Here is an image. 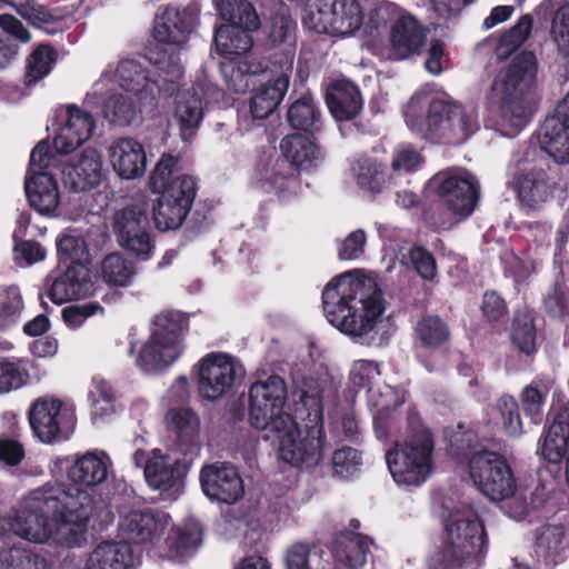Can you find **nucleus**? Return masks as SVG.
<instances>
[{
	"instance_id": "f257e3e1",
	"label": "nucleus",
	"mask_w": 569,
	"mask_h": 569,
	"mask_svg": "<svg viewBox=\"0 0 569 569\" xmlns=\"http://www.w3.org/2000/svg\"><path fill=\"white\" fill-rule=\"evenodd\" d=\"M296 413L306 421L300 431L295 418L276 422L273 430L264 433L266 440L278 446L281 460L295 466L311 468L320 463L329 446L323 435L322 389L318 380L306 379L293 392Z\"/></svg>"
},
{
	"instance_id": "f03ea898",
	"label": "nucleus",
	"mask_w": 569,
	"mask_h": 569,
	"mask_svg": "<svg viewBox=\"0 0 569 569\" xmlns=\"http://www.w3.org/2000/svg\"><path fill=\"white\" fill-rule=\"evenodd\" d=\"M322 303L328 321L352 338L369 336L385 311L377 281L359 270L333 278L322 291Z\"/></svg>"
},
{
	"instance_id": "7ed1b4c3",
	"label": "nucleus",
	"mask_w": 569,
	"mask_h": 569,
	"mask_svg": "<svg viewBox=\"0 0 569 569\" xmlns=\"http://www.w3.org/2000/svg\"><path fill=\"white\" fill-rule=\"evenodd\" d=\"M440 517L445 522L441 548L428 569H479L488 553V536L477 512L467 505L451 506L445 500Z\"/></svg>"
},
{
	"instance_id": "20e7f679",
	"label": "nucleus",
	"mask_w": 569,
	"mask_h": 569,
	"mask_svg": "<svg viewBox=\"0 0 569 569\" xmlns=\"http://www.w3.org/2000/svg\"><path fill=\"white\" fill-rule=\"evenodd\" d=\"M536 72L535 56L531 52H521L492 83V97L500 104V124L512 130L509 134L520 131L530 121L529 94Z\"/></svg>"
},
{
	"instance_id": "39448f33",
	"label": "nucleus",
	"mask_w": 569,
	"mask_h": 569,
	"mask_svg": "<svg viewBox=\"0 0 569 569\" xmlns=\"http://www.w3.org/2000/svg\"><path fill=\"white\" fill-rule=\"evenodd\" d=\"M183 76L182 67L174 60L162 61L153 70L144 68L136 60H122L114 69L107 68L100 79L87 94L88 104H98L112 77L126 91L133 93L141 101L153 100L161 91H168L167 84L176 83Z\"/></svg>"
},
{
	"instance_id": "423d86ee",
	"label": "nucleus",
	"mask_w": 569,
	"mask_h": 569,
	"mask_svg": "<svg viewBox=\"0 0 569 569\" xmlns=\"http://www.w3.org/2000/svg\"><path fill=\"white\" fill-rule=\"evenodd\" d=\"M59 510L52 512L49 541L66 548L81 547L87 542L88 528L104 505L89 491L60 483Z\"/></svg>"
},
{
	"instance_id": "0eeeda50",
	"label": "nucleus",
	"mask_w": 569,
	"mask_h": 569,
	"mask_svg": "<svg viewBox=\"0 0 569 569\" xmlns=\"http://www.w3.org/2000/svg\"><path fill=\"white\" fill-rule=\"evenodd\" d=\"M60 483H47L29 492L18 507L0 519V528L33 543L50 539L48 515L59 510Z\"/></svg>"
},
{
	"instance_id": "6e6552de",
	"label": "nucleus",
	"mask_w": 569,
	"mask_h": 569,
	"mask_svg": "<svg viewBox=\"0 0 569 569\" xmlns=\"http://www.w3.org/2000/svg\"><path fill=\"white\" fill-rule=\"evenodd\" d=\"M282 160H277L262 180L266 191H274L280 198L287 199L300 191V182L292 168L309 171L323 161L321 149L308 134L293 133L286 136L280 142Z\"/></svg>"
},
{
	"instance_id": "1a4fd4ad",
	"label": "nucleus",
	"mask_w": 569,
	"mask_h": 569,
	"mask_svg": "<svg viewBox=\"0 0 569 569\" xmlns=\"http://www.w3.org/2000/svg\"><path fill=\"white\" fill-rule=\"evenodd\" d=\"M435 439L425 427L411 428L406 439L387 451L386 461L397 485L420 486L433 471Z\"/></svg>"
},
{
	"instance_id": "9d476101",
	"label": "nucleus",
	"mask_w": 569,
	"mask_h": 569,
	"mask_svg": "<svg viewBox=\"0 0 569 569\" xmlns=\"http://www.w3.org/2000/svg\"><path fill=\"white\" fill-rule=\"evenodd\" d=\"M188 329V318L180 311L170 310L157 315L151 336L142 346L137 365L149 372L169 367L183 352Z\"/></svg>"
},
{
	"instance_id": "9b49d317",
	"label": "nucleus",
	"mask_w": 569,
	"mask_h": 569,
	"mask_svg": "<svg viewBox=\"0 0 569 569\" xmlns=\"http://www.w3.org/2000/svg\"><path fill=\"white\" fill-rule=\"evenodd\" d=\"M477 435L469 430L455 436V442L459 451L469 449L472 451L469 458V472L479 490L492 501L503 500L515 491L516 480L506 459L490 450H477L473 442Z\"/></svg>"
},
{
	"instance_id": "f8f14e48",
	"label": "nucleus",
	"mask_w": 569,
	"mask_h": 569,
	"mask_svg": "<svg viewBox=\"0 0 569 569\" xmlns=\"http://www.w3.org/2000/svg\"><path fill=\"white\" fill-rule=\"evenodd\" d=\"M430 183L441 203L450 211L447 220H435L438 228L449 229L473 212L479 198V181L471 172L448 169L435 174Z\"/></svg>"
},
{
	"instance_id": "ddd939ff",
	"label": "nucleus",
	"mask_w": 569,
	"mask_h": 569,
	"mask_svg": "<svg viewBox=\"0 0 569 569\" xmlns=\"http://www.w3.org/2000/svg\"><path fill=\"white\" fill-rule=\"evenodd\" d=\"M216 7L227 21L214 32V44L221 56L229 57L249 51L252 47L250 31L260 27L253 6L246 0H216Z\"/></svg>"
},
{
	"instance_id": "4468645a",
	"label": "nucleus",
	"mask_w": 569,
	"mask_h": 569,
	"mask_svg": "<svg viewBox=\"0 0 569 569\" xmlns=\"http://www.w3.org/2000/svg\"><path fill=\"white\" fill-rule=\"evenodd\" d=\"M302 23L318 33L349 36L363 23V12L356 0H308Z\"/></svg>"
},
{
	"instance_id": "2eb2a0df",
	"label": "nucleus",
	"mask_w": 569,
	"mask_h": 569,
	"mask_svg": "<svg viewBox=\"0 0 569 569\" xmlns=\"http://www.w3.org/2000/svg\"><path fill=\"white\" fill-rule=\"evenodd\" d=\"M450 99L429 100L427 94L415 93L403 107L407 126L421 137L450 146Z\"/></svg>"
},
{
	"instance_id": "dca6fc26",
	"label": "nucleus",
	"mask_w": 569,
	"mask_h": 569,
	"mask_svg": "<svg viewBox=\"0 0 569 569\" xmlns=\"http://www.w3.org/2000/svg\"><path fill=\"white\" fill-rule=\"evenodd\" d=\"M198 395L208 401H216L228 395L244 369L233 356L224 352H210L194 366Z\"/></svg>"
},
{
	"instance_id": "f3484780",
	"label": "nucleus",
	"mask_w": 569,
	"mask_h": 569,
	"mask_svg": "<svg viewBox=\"0 0 569 569\" xmlns=\"http://www.w3.org/2000/svg\"><path fill=\"white\" fill-rule=\"evenodd\" d=\"M286 397V383L279 376H270L252 383L249 389L250 425L268 433L280 419L284 421V418H293L283 411Z\"/></svg>"
},
{
	"instance_id": "a211bd4d",
	"label": "nucleus",
	"mask_w": 569,
	"mask_h": 569,
	"mask_svg": "<svg viewBox=\"0 0 569 569\" xmlns=\"http://www.w3.org/2000/svg\"><path fill=\"white\" fill-rule=\"evenodd\" d=\"M28 418L34 436L46 443L67 439L76 423L72 409L52 397L36 399L29 409Z\"/></svg>"
},
{
	"instance_id": "6ab92c4d",
	"label": "nucleus",
	"mask_w": 569,
	"mask_h": 569,
	"mask_svg": "<svg viewBox=\"0 0 569 569\" xmlns=\"http://www.w3.org/2000/svg\"><path fill=\"white\" fill-rule=\"evenodd\" d=\"M153 206V220L159 230L179 228L187 218L196 197L194 180L184 174L177 176Z\"/></svg>"
},
{
	"instance_id": "aec40b11",
	"label": "nucleus",
	"mask_w": 569,
	"mask_h": 569,
	"mask_svg": "<svg viewBox=\"0 0 569 569\" xmlns=\"http://www.w3.org/2000/svg\"><path fill=\"white\" fill-rule=\"evenodd\" d=\"M218 92L216 86L202 79L178 97L173 120L183 141L189 142L196 137L204 114L203 104Z\"/></svg>"
},
{
	"instance_id": "412c9836",
	"label": "nucleus",
	"mask_w": 569,
	"mask_h": 569,
	"mask_svg": "<svg viewBox=\"0 0 569 569\" xmlns=\"http://www.w3.org/2000/svg\"><path fill=\"white\" fill-rule=\"evenodd\" d=\"M199 478L203 493L212 501L233 505L243 497V481L230 463L206 465Z\"/></svg>"
},
{
	"instance_id": "4be33fe9",
	"label": "nucleus",
	"mask_w": 569,
	"mask_h": 569,
	"mask_svg": "<svg viewBox=\"0 0 569 569\" xmlns=\"http://www.w3.org/2000/svg\"><path fill=\"white\" fill-rule=\"evenodd\" d=\"M507 183L516 190L521 204L529 209H539L551 199L557 186L552 172L543 168L517 171Z\"/></svg>"
},
{
	"instance_id": "5701e85b",
	"label": "nucleus",
	"mask_w": 569,
	"mask_h": 569,
	"mask_svg": "<svg viewBox=\"0 0 569 569\" xmlns=\"http://www.w3.org/2000/svg\"><path fill=\"white\" fill-rule=\"evenodd\" d=\"M170 525V516L153 509L131 510L119 521L121 536L134 543H154Z\"/></svg>"
},
{
	"instance_id": "b1692460",
	"label": "nucleus",
	"mask_w": 569,
	"mask_h": 569,
	"mask_svg": "<svg viewBox=\"0 0 569 569\" xmlns=\"http://www.w3.org/2000/svg\"><path fill=\"white\" fill-rule=\"evenodd\" d=\"M94 127L89 111L74 104L67 106L63 122L53 139L54 149L66 154L72 152L91 137Z\"/></svg>"
},
{
	"instance_id": "393cba45",
	"label": "nucleus",
	"mask_w": 569,
	"mask_h": 569,
	"mask_svg": "<svg viewBox=\"0 0 569 569\" xmlns=\"http://www.w3.org/2000/svg\"><path fill=\"white\" fill-rule=\"evenodd\" d=\"M110 465V459L103 451H87L76 456L67 469L71 483L64 485L88 491L107 480Z\"/></svg>"
},
{
	"instance_id": "a878e982",
	"label": "nucleus",
	"mask_w": 569,
	"mask_h": 569,
	"mask_svg": "<svg viewBox=\"0 0 569 569\" xmlns=\"http://www.w3.org/2000/svg\"><path fill=\"white\" fill-rule=\"evenodd\" d=\"M64 183L73 191L96 188L102 180V161L93 149H86L71 159L62 169Z\"/></svg>"
},
{
	"instance_id": "bb28decb",
	"label": "nucleus",
	"mask_w": 569,
	"mask_h": 569,
	"mask_svg": "<svg viewBox=\"0 0 569 569\" xmlns=\"http://www.w3.org/2000/svg\"><path fill=\"white\" fill-rule=\"evenodd\" d=\"M147 483L153 490L179 495L183 487V472L180 463L164 456L160 450H153L144 469Z\"/></svg>"
},
{
	"instance_id": "cd10ccee",
	"label": "nucleus",
	"mask_w": 569,
	"mask_h": 569,
	"mask_svg": "<svg viewBox=\"0 0 569 569\" xmlns=\"http://www.w3.org/2000/svg\"><path fill=\"white\" fill-rule=\"evenodd\" d=\"M220 68L226 84L237 93L256 89L267 77V66L250 56L222 62Z\"/></svg>"
},
{
	"instance_id": "c85d7f7f",
	"label": "nucleus",
	"mask_w": 569,
	"mask_h": 569,
	"mask_svg": "<svg viewBox=\"0 0 569 569\" xmlns=\"http://www.w3.org/2000/svg\"><path fill=\"white\" fill-rule=\"evenodd\" d=\"M94 291L88 268L81 263L70 264L67 270L51 283L49 298L57 305L72 299L84 298Z\"/></svg>"
},
{
	"instance_id": "c756f323",
	"label": "nucleus",
	"mask_w": 569,
	"mask_h": 569,
	"mask_svg": "<svg viewBox=\"0 0 569 569\" xmlns=\"http://www.w3.org/2000/svg\"><path fill=\"white\" fill-rule=\"evenodd\" d=\"M390 40L395 58L407 59L420 53L426 41V29L413 16L400 14L391 28Z\"/></svg>"
},
{
	"instance_id": "7c9ffc66",
	"label": "nucleus",
	"mask_w": 569,
	"mask_h": 569,
	"mask_svg": "<svg viewBox=\"0 0 569 569\" xmlns=\"http://www.w3.org/2000/svg\"><path fill=\"white\" fill-rule=\"evenodd\" d=\"M113 170L122 179H136L146 172L147 156L143 146L132 138H121L110 147Z\"/></svg>"
},
{
	"instance_id": "2f4dec72",
	"label": "nucleus",
	"mask_w": 569,
	"mask_h": 569,
	"mask_svg": "<svg viewBox=\"0 0 569 569\" xmlns=\"http://www.w3.org/2000/svg\"><path fill=\"white\" fill-rule=\"evenodd\" d=\"M194 22L196 17L192 9L167 8L156 17L154 38L164 43L182 44L188 40Z\"/></svg>"
},
{
	"instance_id": "473e14b6",
	"label": "nucleus",
	"mask_w": 569,
	"mask_h": 569,
	"mask_svg": "<svg viewBox=\"0 0 569 569\" xmlns=\"http://www.w3.org/2000/svg\"><path fill=\"white\" fill-rule=\"evenodd\" d=\"M372 541L369 537L353 531L340 532L333 542L336 569H360L367 562Z\"/></svg>"
},
{
	"instance_id": "72a5a7b5",
	"label": "nucleus",
	"mask_w": 569,
	"mask_h": 569,
	"mask_svg": "<svg viewBox=\"0 0 569 569\" xmlns=\"http://www.w3.org/2000/svg\"><path fill=\"white\" fill-rule=\"evenodd\" d=\"M297 23L284 8L274 12L268 23L263 27V33L267 42L271 47H283L286 52V69L292 70L293 52L297 42Z\"/></svg>"
},
{
	"instance_id": "f704fd0d",
	"label": "nucleus",
	"mask_w": 569,
	"mask_h": 569,
	"mask_svg": "<svg viewBox=\"0 0 569 569\" xmlns=\"http://www.w3.org/2000/svg\"><path fill=\"white\" fill-rule=\"evenodd\" d=\"M327 104L338 121L355 118L362 109L363 101L359 89L347 79H339L327 91Z\"/></svg>"
},
{
	"instance_id": "c9c22d12",
	"label": "nucleus",
	"mask_w": 569,
	"mask_h": 569,
	"mask_svg": "<svg viewBox=\"0 0 569 569\" xmlns=\"http://www.w3.org/2000/svg\"><path fill=\"white\" fill-rule=\"evenodd\" d=\"M133 555L122 541L100 542L88 556L83 569H131Z\"/></svg>"
},
{
	"instance_id": "e433bc0d",
	"label": "nucleus",
	"mask_w": 569,
	"mask_h": 569,
	"mask_svg": "<svg viewBox=\"0 0 569 569\" xmlns=\"http://www.w3.org/2000/svg\"><path fill=\"white\" fill-rule=\"evenodd\" d=\"M29 203L41 214L53 212L60 201L58 182L52 173L28 177L24 183Z\"/></svg>"
},
{
	"instance_id": "4c0bfd02",
	"label": "nucleus",
	"mask_w": 569,
	"mask_h": 569,
	"mask_svg": "<svg viewBox=\"0 0 569 569\" xmlns=\"http://www.w3.org/2000/svg\"><path fill=\"white\" fill-rule=\"evenodd\" d=\"M540 148L557 163H569V124L545 119L538 131Z\"/></svg>"
},
{
	"instance_id": "58836bf2",
	"label": "nucleus",
	"mask_w": 569,
	"mask_h": 569,
	"mask_svg": "<svg viewBox=\"0 0 569 569\" xmlns=\"http://www.w3.org/2000/svg\"><path fill=\"white\" fill-rule=\"evenodd\" d=\"M289 80L290 72L283 70L272 82L259 83L260 89L250 102L253 119H266L277 109L288 90Z\"/></svg>"
},
{
	"instance_id": "ea45409f",
	"label": "nucleus",
	"mask_w": 569,
	"mask_h": 569,
	"mask_svg": "<svg viewBox=\"0 0 569 569\" xmlns=\"http://www.w3.org/2000/svg\"><path fill=\"white\" fill-rule=\"evenodd\" d=\"M168 428L176 433L181 449L189 451L199 445V418L189 408H172L166 415Z\"/></svg>"
},
{
	"instance_id": "a19ab883",
	"label": "nucleus",
	"mask_w": 569,
	"mask_h": 569,
	"mask_svg": "<svg viewBox=\"0 0 569 569\" xmlns=\"http://www.w3.org/2000/svg\"><path fill=\"white\" fill-rule=\"evenodd\" d=\"M149 206L144 198L134 201L113 213L112 228L117 241L143 227H149Z\"/></svg>"
},
{
	"instance_id": "79ce46f5",
	"label": "nucleus",
	"mask_w": 569,
	"mask_h": 569,
	"mask_svg": "<svg viewBox=\"0 0 569 569\" xmlns=\"http://www.w3.org/2000/svg\"><path fill=\"white\" fill-rule=\"evenodd\" d=\"M450 146H460L479 130L478 114L473 107L450 99Z\"/></svg>"
},
{
	"instance_id": "37998d69",
	"label": "nucleus",
	"mask_w": 569,
	"mask_h": 569,
	"mask_svg": "<svg viewBox=\"0 0 569 569\" xmlns=\"http://www.w3.org/2000/svg\"><path fill=\"white\" fill-rule=\"evenodd\" d=\"M569 550V537L561 525H548L537 536V551L548 563L556 565Z\"/></svg>"
},
{
	"instance_id": "c03bdc74",
	"label": "nucleus",
	"mask_w": 569,
	"mask_h": 569,
	"mask_svg": "<svg viewBox=\"0 0 569 569\" xmlns=\"http://www.w3.org/2000/svg\"><path fill=\"white\" fill-rule=\"evenodd\" d=\"M107 88L104 89V93L100 99L98 104H88L84 101V104L94 108L102 104V113L103 117L111 123L116 126H127L130 124L139 113V108L132 101V99L123 93H113L106 98Z\"/></svg>"
},
{
	"instance_id": "a18cd8bd",
	"label": "nucleus",
	"mask_w": 569,
	"mask_h": 569,
	"mask_svg": "<svg viewBox=\"0 0 569 569\" xmlns=\"http://www.w3.org/2000/svg\"><path fill=\"white\" fill-rule=\"evenodd\" d=\"M287 118L293 129L309 134L318 132L321 128V114L310 94L296 100L290 106Z\"/></svg>"
},
{
	"instance_id": "49530a36",
	"label": "nucleus",
	"mask_w": 569,
	"mask_h": 569,
	"mask_svg": "<svg viewBox=\"0 0 569 569\" xmlns=\"http://www.w3.org/2000/svg\"><path fill=\"white\" fill-rule=\"evenodd\" d=\"M550 389L551 381L549 379L537 378L520 393L522 410L536 425L542 421L543 405Z\"/></svg>"
},
{
	"instance_id": "de8ad7c7",
	"label": "nucleus",
	"mask_w": 569,
	"mask_h": 569,
	"mask_svg": "<svg viewBox=\"0 0 569 569\" xmlns=\"http://www.w3.org/2000/svg\"><path fill=\"white\" fill-rule=\"evenodd\" d=\"M24 310V302L18 286L0 287V331L16 327Z\"/></svg>"
},
{
	"instance_id": "09e8293b",
	"label": "nucleus",
	"mask_w": 569,
	"mask_h": 569,
	"mask_svg": "<svg viewBox=\"0 0 569 569\" xmlns=\"http://www.w3.org/2000/svg\"><path fill=\"white\" fill-rule=\"evenodd\" d=\"M511 340L522 353L529 356L536 351V327L531 310L526 308L516 311L511 326Z\"/></svg>"
},
{
	"instance_id": "8fccbe9b",
	"label": "nucleus",
	"mask_w": 569,
	"mask_h": 569,
	"mask_svg": "<svg viewBox=\"0 0 569 569\" xmlns=\"http://www.w3.org/2000/svg\"><path fill=\"white\" fill-rule=\"evenodd\" d=\"M352 172L357 184L371 193L381 192L387 186L386 174L381 167L368 158H359L352 164Z\"/></svg>"
},
{
	"instance_id": "3c124183",
	"label": "nucleus",
	"mask_w": 569,
	"mask_h": 569,
	"mask_svg": "<svg viewBox=\"0 0 569 569\" xmlns=\"http://www.w3.org/2000/svg\"><path fill=\"white\" fill-rule=\"evenodd\" d=\"M415 332L421 346L436 349L449 339V328L438 316H423L416 325Z\"/></svg>"
},
{
	"instance_id": "603ef678",
	"label": "nucleus",
	"mask_w": 569,
	"mask_h": 569,
	"mask_svg": "<svg viewBox=\"0 0 569 569\" xmlns=\"http://www.w3.org/2000/svg\"><path fill=\"white\" fill-rule=\"evenodd\" d=\"M57 248L60 259L70 261V264L86 266L89 260L88 244L81 231L67 230L57 239Z\"/></svg>"
},
{
	"instance_id": "864d4df0",
	"label": "nucleus",
	"mask_w": 569,
	"mask_h": 569,
	"mask_svg": "<svg viewBox=\"0 0 569 569\" xmlns=\"http://www.w3.org/2000/svg\"><path fill=\"white\" fill-rule=\"evenodd\" d=\"M0 569H51L47 559L26 548L0 551Z\"/></svg>"
},
{
	"instance_id": "5fc2aeb1",
	"label": "nucleus",
	"mask_w": 569,
	"mask_h": 569,
	"mask_svg": "<svg viewBox=\"0 0 569 569\" xmlns=\"http://www.w3.org/2000/svg\"><path fill=\"white\" fill-rule=\"evenodd\" d=\"M136 271L133 264L127 261L120 253L108 254L101 263L102 279L116 287L130 284Z\"/></svg>"
},
{
	"instance_id": "6e6d98bb",
	"label": "nucleus",
	"mask_w": 569,
	"mask_h": 569,
	"mask_svg": "<svg viewBox=\"0 0 569 569\" xmlns=\"http://www.w3.org/2000/svg\"><path fill=\"white\" fill-rule=\"evenodd\" d=\"M533 24L530 14L522 16L517 23L500 37L496 52L498 58L506 59L521 47L528 39Z\"/></svg>"
},
{
	"instance_id": "4d7b16f0",
	"label": "nucleus",
	"mask_w": 569,
	"mask_h": 569,
	"mask_svg": "<svg viewBox=\"0 0 569 569\" xmlns=\"http://www.w3.org/2000/svg\"><path fill=\"white\" fill-rule=\"evenodd\" d=\"M407 398V391L389 385L369 387L368 402L376 408L379 416H383L392 409L401 406Z\"/></svg>"
},
{
	"instance_id": "13d9d810",
	"label": "nucleus",
	"mask_w": 569,
	"mask_h": 569,
	"mask_svg": "<svg viewBox=\"0 0 569 569\" xmlns=\"http://www.w3.org/2000/svg\"><path fill=\"white\" fill-rule=\"evenodd\" d=\"M569 449V435L548 427L539 440L538 452L549 462L558 463Z\"/></svg>"
},
{
	"instance_id": "bf43d9fd",
	"label": "nucleus",
	"mask_w": 569,
	"mask_h": 569,
	"mask_svg": "<svg viewBox=\"0 0 569 569\" xmlns=\"http://www.w3.org/2000/svg\"><path fill=\"white\" fill-rule=\"evenodd\" d=\"M496 410L500 416L502 428L509 437L518 438L523 433L522 419L516 398L501 396L496 402Z\"/></svg>"
},
{
	"instance_id": "052dcab7",
	"label": "nucleus",
	"mask_w": 569,
	"mask_h": 569,
	"mask_svg": "<svg viewBox=\"0 0 569 569\" xmlns=\"http://www.w3.org/2000/svg\"><path fill=\"white\" fill-rule=\"evenodd\" d=\"M56 60V52L48 46H40L30 56L27 64L26 83L31 86L44 78L51 71Z\"/></svg>"
},
{
	"instance_id": "680f3d73",
	"label": "nucleus",
	"mask_w": 569,
	"mask_h": 569,
	"mask_svg": "<svg viewBox=\"0 0 569 569\" xmlns=\"http://www.w3.org/2000/svg\"><path fill=\"white\" fill-rule=\"evenodd\" d=\"M118 243L123 250L140 261L149 260L156 247L149 227H143L140 231L130 233V236L118 240Z\"/></svg>"
},
{
	"instance_id": "e2e57ef3",
	"label": "nucleus",
	"mask_w": 569,
	"mask_h": 569,
	"mask_svg": "<svg viewBox=\"0 0 569 569\" xmlns=\"http://www.w3.org/2000/svg\"><path fill=\"white\" fill-rule=\"evenodd\" d=\"M322 551L305 543L291 546L286 553V569H322L320 560Z\"/></svg>"
},
{
	"instance_id": "0e129e2a",
	"label": "nucleus",
	"mask_w": 569,
	"mask_h": 569,
	"mask_svg": "<svg viewBox=\"0 0 569 569\" xmlns=\"http://www.w3.org/2000/svg\"><path fill=\"white\" fill-rule=\"evenodd\" d=\"M89 400L96 416H104L112 411L116 400V391L108 380L102 377H93L89 391Z\"/></svg>"
},
{
	"instance_id": "69168bd1",
	"label": "nucleus",
	"mask_w": 569,
	"mask_h": 569,
	"mask_svg": "<svg viewBox=\"0 0 569 569\" xmlns=\"http://www.w3.org/2000/svg\"><path fill=\"white\" fill-rule=\"evenodd\" d=\"M550 33L559 53L569 63V0L555 12Z\"/></svg>"
},
{
	"instance_id": "338daca9",
	"label": "nucleus",
	"mask_w": 569,
	"mask_h": 569,
	"mask_svg": "<svg viewBox=\"0 0 569 569\" xmlns=\"http://www.w3.org/2000/svg\"><path fill=\"white\" fill-rule=\"evenodd\" d=\"M29 378L27 369L20 361H0V395L22 387Z\"/></svg>"
},
{
	"instance_id": "774afa93",
	"label": "nucleus",
	"mask_w": 569,
	"mask_h": 569,
	"mask_svg": "<svg viewBox=\"0 0 569 569\" xmlns=\"http://www.w3.org/2000/svg\"><path fill=\"white\" fill-rule=\"evenodd\" d=\"M178 158L171 154H162L149 177V188L153 193L164 192L168 186L176 179L172 174L176 170Z\"/></svg>"
}]
</instances>
